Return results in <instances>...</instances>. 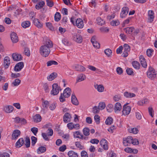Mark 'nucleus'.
Wrapping results in <instances>:
<instances>
[{
  "instance_id": "obj_50",
  "label": "nucleus",
  "mask_w": 157,
  "mask_h": 157,
  "mask_svg": "<svg viewBox=\"0 0 157 157\" xmlns=\"http://www.w3.org/2000/svg\"><path fill=\"white\" fill-rule=\"evenodd\" d=\"M124 51L126 52H129L131 49L130 47L127 44H125L124 45Z\"/></svg>"
},
{
  "instance_id": "obj_54",
  "label": "nucleus",
  "mask_w": 157,
  "mask_h": 157,
  "mask_svg": "<svg viewBox=\"0 0 157 157\" xmlns=\"http://www.w3.org/2000/svg\"><path fill=\"white\" fill-rule=\"evenodd\" d=\"M105 105L104 102H100L99 104L98 108L101 110L104 109L105 107Z\"/></svg>"
},
{
  "instance_id": "obj_29",
  "label": "nucleus",
  "mask_w": 157,
  "mask_h": 157,
  "mask_svg": "<svg viewBox=\"0 0 157 157\" xmlns=\"http://www.w3.org/2000/svg\"><path fill=\"white\" fill-rule=\"evenodd\" d=\"M82 134L79 131H76L73 132V136L74 138H82Z\"/></svg>"
},
{
  "instance_id": "obj_18",
  "label": "nucleus",
  "mask_w": 157,
  "mask_h": 157,
  "mask_svg": "<svg viewBox=\"0 0 157 157\" xmlns=\"http://www.w3.org/2000/svg\"><path fill=\"white\" fill-rule=\"evenodd\" d=\"M33 22L34 25L38 28H41L43 27L42 22L37 19H34Z\"/></svg>"
},
{
  "instance_id": "obj_41",
  "label": "nucleus",
  "mask_w": 157,
  "mask_h": 157,
  "mask_svg": "<svg viewBox=\"0 0 157 157\" xmlns=\"http://www.w3.org/2000/svg\"><path fill=\"white\" fill-rule=\"evenodd\" d=\"M96 20L98 24L101 25L104 24L105 23V21L103 20L100 17H98L97 18Z\"/></svg>"
},
{
  "instance_id": "obj_55",
  "label": "nucleus",
  "mask_w": 157,
  "mask_h": 157,
  "mask_svg": "<svg viewBox=\"0 0 157 157\" xmlns=\"http://www.w3.org/2000/svg\"><path fill=\"white\" fill-rule=\"evenodd\" d=\"M100 109L97 106H95L93 108L92 112L94 114H96L99 113Z\"/></svg>"
},
{
  "instance_id": "obj_48",
  "label": "nucleus",
  "mask_w": 157,
  "mask_h": 157,
  "mask_svg": "<svg viewBox=\"0 0 157 157\" xmlns=\"http://www.w3.org/2000/svg\"><path fill=\"white\" fill-rule=\"evenodd\" d=\"M67 127L68 129L71 130H72L75 128L74 124L72 122L68 123L67 124Z\"/></svg>"
},
{
  "instance_id": "obj_43",
  "label": "nucleus",
  "mask_w": 157,
  "mask_h": 157,
  "mask_svg": "<svg viewBox=\"0 0 157 157\" xmlns=\"http://www.w3.org/2000/svg\"><path fill=\"white\" fill-rule=\"evenodd\" d=\"M129 132L131 133H132L134 134H136L138 133V130L136 128H131L129 129Z\"/></svg>"
},
{
  "instance_id": "obj_46",
  "label": "nucleus",
  "mask_w": 157,
  "mask_h": 157,
  "mask_svg": "<svg viewBox=\"0 0 157 157\" xmlns=\"http://www.w3.org/2000/svg\"><path fill=\"white\" fill-rule=\"evenodd\" d=\"M120 24L119 21L118 20H113L110 22V24L113 26H116Z\"/></svg>"
},
{
  "instance_id": "obj_15",
  "label": "nucleus",
  "mask_w": 157,
  "mask_h": 157,
  "mask_svg": "<svg viewBox=\"0 0 157 157\" xmlns=\"http://www.w3.org/2000/svg\"><path fill=\"white\" fill-rule=\"evenodd\" d=\"M71 117L70 114L68 113H66L63 116V121L66 123L70 122L71 121Z\"/></svg>"
},
{
  "instance_id": "obj_49",
  "label": "nucleus",
  "mask_w": 157,
  "mask_h": 157,
  "mask_svg": "<svg viewBox=\"0 0 157 157\" xmlns=\"http://www.w3.org/2000/svg\"><path fill=\"white\" fill-rule=\"evenodd\" d=\"M21 82V80L18 79H16L13 82L12 84L14 86H17Z\"/></svg>"
},
{
  "instance_id": "obj_2",
  "label": "nucleus",
  "mask_w": 157,
  "mask_h": 157,
  "mask_svg": "<svg viewBox=\"0 0 157 157\" xmlns=\"http://www.w3.org/2000/svg\"><path fill=\"white\" fill-rule=\"evenodd\" d=\"M147 76L151 80H153L156 77V73L153 68L150 67L147 72Z\"/></svg>"
},
{
  "instance_id": "obj_35",
  "label": "nucleus",
  "mask_w": 157,
  "mask_h": 157,
  "mask_svg": "<svg viewBox=\"0 0 157 157\" xmlns=\"http://www.w3.org/2000/svg\"><path fill=\"white\" fill-rule=\"evenodd\" d=\"M132 65L133 67L136 69H139L140 67L139 63L137 61H133L132 62Z\"/></svg>"
},
{
  "instance_id": "obj_7",
  "label": "nucleus",
  "mask_w": 157,
  "mask_h": 157,
  "mask_svg": "<svg viewBox=\"0 0 157 157\" xmlns=\"http://www.w3.org/2000/svg\"><path fill=\"white\" fill-rule=\"evenodd\" d=\"M21 132L20 130L16 129L14 130L12 135V140H16L20 136Z\"/></svg>"
},
{
  "instance_id": "obj_21",
  "label": "nucleus",
  "mask_w": 157,
  "mask_h": 157,
  "mask_svg": "<svg viewBox=\"0 0 157 157\" xmlns=\"http://www.w3.org/2000/svg\"><path fill=\"white\" fill-rule=\"evenodd\" d=\"M140 60L142 66L144 68H146L147 67V64L145 59L144 58L143 56L141 55L140 56Z\"/></svg>"
},
{
  "instance_id": "obj_10",
  "label": "nucleus",
  "mask_w": 157,
  "mask_h": 157,
  "mask_svg": "<svg viewBox=\"0 0 157 157\" xmlns=\"http://www.w3.org/2000/svg\"><path fill=\"white\" fill-rule=\"evenodd\" d=\"M154 13L153 11L152 10H149L148 12V22L150 23H151L153 22L154 18Z\"/></svg>"
},
{
  "instance_id": "obj_6",
  "label": "nucleus",
  "mask_w": 157,
  "mask_h": 157,
  "mask_svg": "<svg viewBox=\"0 0 157 157\" xmlns=\"http://www.w3.org/2000/svg\"><path fill=\"white\" fill-rule=\"evenodd\" d=\"M129 8L127 7H123L120 14V17L122 18H125L128 13Z\"/></svg>"
},
{
  "instance_id": "obj_20",
  "label": "nucleus",
  "mask_w": 157,
  "mask_h": 157,
  "mask_svg": "<svg viewBox=\"0 0 157 157\" xmlns=\"http://www.w3.org/2000/svg\"><path fill=\"white\" fill-rule=\"evenodd\" d=\"M11 39L13 43H16L18 41L17 34L15 33H12L11 34Z\"/></svg>"
},
{
  "instance_id": "obj_64",
  "label": "nucleus",
  "mask_w": 157,
  "mask_h": 157,
  "mask_svg": "<svg viewBox=\"0 0 157 157\" xmlns=\"http://www.w3.org/2000/svg\"><path fill=\"white\" fill-rule=\"evenodd\" d=\"M81 157H88L87 152L85 151H83L81 152Z\"/></svg>"
},
{
  "instance_id": "obj_22",
  "label": "nucleus",
  "mask_w": 157,
  "mask_h": 157,
  "mask_svg": "<svg viewBox=\"0 0 157 157\" xmlns=\"http://www.w3.org/2000/svg\"><path fill=\"white\" fill-rule=\"evenodd\" d=\"M71 101L72 103L75 105H77L79 104L78 101L74 94H72Z\"/></svg>"
},
{
  "instance_id": "obj_57",
  "label": "nucleus",
  "mask_w": 157,
  "mask_h": 157,
  "mask_svg": "<svg viewBox=\"0 0 157 157\" xmlns=\"http://www.w3.org/2000/svg\"><path fill=\"white\" fill-rule=\"evenodd\" d=\"M126 71L127 73L129 75H132L134 73L133 69L131 68H127Z\"/></svg>"
},
{
  "instance_id": "obj_27",
  "label": "nucleus",
  "mask_w": 157,
  "mask_h": 157,
  "mask_svg": "<svg viewBox=\"0 0 157 157\" xmlns=\"http://www.w3.org/2000/svg\"><path fill=\"white\" fill-rule=\"evenodd\" d=\"M34 122L36 123H38L40 122L42 119L40 115L38 114H36L33 117Z\"/></svg>"
},
{
  "instance_id": "obj_39",
  "label": "nucleus",
  "mask_w": 157,
  "mask_h": 157,
  "mask_svg": "<svg viewBox=\"0 0 157 157\" xmlns=\"http://www.w3.org/2000/svg\"><path fill=\"white\" fill-rule=\"evenodd\" d=\"M90 129L87 127L84 128L82 130L83 134L85 136H88L90 134Z\"/></svg>"
},
{
  "instance_id": "obj_16",
  "label": "nucleus",
  "mask_w": 157,
  "mask_h": 157,
  "mask_svg": "<svg viewBox=\"0 0 157 157\" xmlns=\"http://www.w3.org/2000/svg\"><path fill=\"white\" fill-rule=\"evenodd\" d=\"M10 58L8 56L5 57L4 60V65L5 68H8L10 65Z\"/></svg>"
},
{
  "instance_id": "obj_33",
  "label": "nucleus",
  "mask_w": 157,
  "mask_h": 157,
  "mask_svg": "<svg viewBox=\"0 0 157 157\" xmlns=\"http://www.w3.org/2000/svg\"><path fill=\"white\" fill-rule=\"evenodd\" d=\"M95 87L97 90L100 92L103 91L104 89V86L102 85H97L95 86Z\"/></svg>"
},
{
  "instance_id": "obj_11",
  "label": "nucleus",
  "mask_w": 157,
  "mask_h": 157,
  "mask_svg": "<svg viewBox=\"0 0 157 157\" xmlns=\"http://www.w3.org/2000/svg\"><path fill=\"white\" fill-rule=\"evenodd\" d=\"M76 26L79 29L82 28L84 26L83 22L82 20L80 18H78L75 21Z\"/></svg>"
},
{
  "instance_id": "obj_63",
  "label": "nucleus",
  "mask_w": 157,
  "mask_h": 157,
  "mask_svg": "<svg viewBox=\"0 0 157 157\" xmlns=\"http://www.w3.org/2000/svg\"><path fill=\"white\" fill-rule=\"evenodd\" d=\"M123 47L122 46H121L117 49L116 50V53L117 54H121L122 52V51L123 49Z\"/></svg>"
},
{
  "instance_id": "obj_52",
  "label": "nucleus",
  "mask_w": 157,
  "mask_h": 157,
  "mask_svg": "<svg viewBox=\"0 0 157 157\" xmlns=\"http://www.w3.org/2000/svg\"><path fill=\"white\" fill-rule=\"evenodd\" d=\"M100 30L102 33H107L109 31V29L107 27H101L100 28Z\"/></svg>"
},
{
  "instance_id": "obj_14",
  "label": "nucleus",
  "mask_w": 157,
  "mask_h": 157,
  "mask_svg": "<svg viewBox=\"0 0 157 157\" xmlns=\"http://www.w3.org/2000/svg\"><path fill=\"white\" fill-rule=\"evenodd\" d=\"M12 56L14 61H20L22 59V57L21 55L17 53H13L12 55Z\"/></svg>"
},
{
  "instance_id": "obj_4",
  "label": "nucleus",
  "mask_w": 157,
  "mask_h": 157,
  "mask_svg": "<svg viewBox=\"0 0 157 157\" xmlns=\"http://www.w3.org/2000/svg\"><path fill=\"white\" fill-rule=\"evenodd\" d=\"M52 89L51 91V94L53 95H56L58 94L59 92V86L56 83H54L52 85Z\"/></svg>"
},
{
  "instance_id": "obj_42",
  "label": "nucleus",
  "mask_w": 157,
  "mask_h": 157,
  "mask_svg": "<svg viewBox=\"0 0 157 157\" xmlns=\"http://www.w3.org/2000/svg\"><path fill=\"white\" fill-rule=\"evenodd\" d=\"M47 66L48 67L52 65H57L58 63L54 60H50L48 61L47 63Z\"/></svg>"
},
{
  "instance_id": "obj_13",
  "label": "nucleus",
  "mask_w": 157,
  "mask_h": 157,
  "mask_svg": "<svg viewBox=\"0 0 157 157\" xmlns=\"http://www.w3.org/2000/svg\"><path fill=\"white\" fill-rule=\"evenodd\" d=\"M100 144L104 150H105L108 149V147L107 144V141L105 139H102L100 141Z\"/></svg>"
},
{
  "instance_id": "obj_45",
  "label": "nucleus",
  "mask_w": 157,
  "mask_h": 157,
  "mask_svg": "<svg viewBox=\"0 0 157 157\" xmlns=\"http://www.w3.org/2000/svg\"><path fill=\"white\" fill-rule=\"evenodd\" d=\"M104 52L109 57L111 55L112 51L110 49L108 48L105 50Z\"/></svg>"
},
{
  "instance_id": "obj_30",
  "label": "nucleus",
  "mask_w": 157,
  "mask_h": 157,
  "mask_svg": "<svg viewBox=\"0 0 157 157\" xmlns=\"http://www.w3.org/2000/svg\"><path fill=\"white\" fill-rule=\"evenodd\" d=\"M86 76L83 74H80L78 75L77 79V82H80L85 80L86 79Z\"/></svg>"
},
{
  "instance_id": "obj_24",
  "label": "nucleus",
  "mask_w": 157,
  "mask_h": 157,
  "mask_svg": "<svg viewBox=\"0 0 157 157\" xmlns=\"http://www.w3.org/2000/svg\"><path fill=\"white\" fill-rule=\"evenodd\" d=\"M124 95L125 97L127 98H131L135 97L136 94L133 93L129 92L126 91L124 93Z\"/></svg>"
},
{
  "instance_id": "obj_31",
  "label": "nucleus",
  "mask_w": 157,
  "mask_h": 157,
  "mask_svg": "<svg viewBox=\"0 0 157 157\" xmlns=\"http://www.w3.org/2000/svg\"><path fill=\"white\" fill-rule=\"evenodd\" d=\"M57 75L56 73H52L47 77V79L49 81H52L57 77Z\"/></svg>"
},
{
  "instance_id": "obj_62",
  "label": "nucleus",
  "mask_w": 157,
  "mask_h": 157,
  "mask_svg": "<svg viewBox=\"0 0 157 157\" xmlns=\"http://www.w3.org/2000/svg\"><path fill=\"white\" fill-rule=\"evenodd\" d=\"M46 25L47 27L51 30H52L54 29L53 27L52 24L51 23L49 22H46Z\"/></svg>"
},
{
  "instance_id": "obj_40",
  "label": "nucleus",
  "mask_w": 157,
  "mask_h": 157,
  "mask_svg": "<svg viewBox=\"0 0 157 157\" xmlns=\"http://www.w3.org/2000/svg\"><path fill=\"white\" fill-rule=\"evenodd\" d=\"M106 109L108 112L111 113L113 109V106L112 104H109L106 106Z\"/></svg>"
},
{
  "instance_id": "obj_17",
  "label": "nucleus",
  "mask_w": 157,
  "mask_h": 157,
  "mask_svg": "<svg viewBox=\"0 0 157 157\" xmlns=\"http://www.w3.org/2000/svg\"><path fill=\"white\" fill-rule=\"evenodd\" d=\"M71 89L69 87L66 88L63 91V96L65 98H68L71 95Z\"/></svg>"
},
{
  "instance_id": "obj_9",
  "label": "nucleus",
  "mask_w": 157,
  "mask_h": 157,
  "mask_svg": "<svg viewBox=\"0 0 157 157\" xmlns=\"http://www.w3.org/2000/svg\"><path fill=\"white\" fill-rule=\"evenodd\" d=\"M24 64L23 62H21L17 63L14 67V70L16 71H20L23 67Z\"/></svg>"
},
{
  "instance_id": "obj_51",
  "label": "nucleus",
  "mask_w": 157,
  "mask_h": 157,
  "mask_svg": "<svg viewBox=\"0 0 157 157\" xmlns=\"http://www.w3.org/2000/svg\"><path fill=\"white\" fill-rule=\"evenodd\" d=\"M31 139L32 145L34 146L37 142V138L34 136H32L31 137Z\"/></svg>"
},
{
  "instance_id": "obj_3",
  "label": "nucleus",
  "mask_w": 157,
  "mask_h": 157,
  "mask_svg": "<svg viewBox=\"0 0 157 157\" xmlns=\"http://www.w3.org/2000/svg\"><path fill=\"white\" fill-rule=\"evenodd\" d=\"M131 110V107L127 105V104H125L123 106L122 115L124 116L128 115L130 113Z\"/></svg>"
},
{
  "instance_id": "obj_25",
  "label": "nucleus",
  "mask_w": 157,
  "mask_h": 157,
  "mask_svg": "<svg viewBox=\"0 0 157 157\" xmlns=\"http://www.w3.org/2000/svg\"><path fill=\"white\" fill-rule=\"evenodd\" d=\"M44 5L45 2L44 1H40L36 4L35 7L36 9L39 10L42 8Z\"/></svg>"
},
{
  "instance_id": "obj_58",
  "label": "nucleus",
  "mask_w": 157,
  "mask_h": 157,
  "mask_svg": "<svg viewBox=\"0 0 157 157\" xmlns=\"http://www.w3.org/2000/svg\"><path fill=\"white\" fill-rule=\"evenodd\" d=\"M31 131L34 135L36 136L38 132V129L36 127H33L31 128Z\"/></svg>"
},
{
  "instance_id": "obj_32",
  "label": "nucleus",
  "mask_w": 157,
  "mask_h": 157,
  "mask_svg": "<svg viewBox=\"0 0 157 157\" xmlns=\"http://www.w3.org/2000/svg\"><path fill=\"white\" fill-rule=\"evenodd\" d=\"M67 154L69 157H78V154L73 151H69Z\"/></svg>"
},
{
  "instance_id": "obj_47",
  "label": "nucleus",
  "mask_w": 157,
  "mask_h": 157,
  "mask_svg": "<svg viewBox=\"0 0 157 157\" xmlns=\"http://www.w3.org/2000/svg\"><path fill=\"white\" fill-rule=\"evenodd\" d=\"M25 145L27 148H28L30 146V139L29 137H26L25 139Z\"/></svg>"
},
{
  "instance_id": "obj_44",
  "label": "nucleus",
  "mask_w": 157,
  "mask_h": 157,
  "mask_svg": "<svg viewBox=\"0 0 157 157\" xmlns=\"http://www.w3.org/2000/svg\"><path fill=\"white\" fill-rule=\"evenodd\" d=\"M75 144L76 147L80 150H82L84 148V146L81 145L80 142L79 141L75 142Z\"/></svg>"
},
{
  "instance_id": "obj_8",
  "label": "nucleus",
  "mask_w": 157,
  "mask_h": 157,
  "mask_svg": "<svg viewBox=\"0 0 157 157\" xmlns=\"http://www.w3.org/2000/svg\"><path fill=\"white\" fill-rule=\"evenodd\" d=\"M73 67V69L77 71L83 72L86 71V68L78 64H75Z\"/></svg>"
},
{
  "instance_id": "obj_59",
  "label": "nucleus",
  "mask_w": 157,
  "mask_h": 157,
  "mask_svg": "<svg viewBox=\"0 0 157 157\" xmlns=\"http://www.w3.org/2000/svg\"><path fill=\"white\" fill-rule=\"evenodd\" d=\"M148 112L149 115L153 117L154 116V112L153 109L151 107H149L148 108Z\"/></svg>"
},
{
  "instance_id": "obj_23",
  "label": "nucleus",
  "mask_w": 157,
  "mask_h": 157,
  "mask_svg": "<svg viewBox=\"0 0 157 157\" xmlns=\"http://www.w3.org/2000/svg\"><path fill=\"white\" fill-rule=\"evenodd\" d=\"M13 110V107L11 105L6 106L4 108L5 111L7 113H10L12 112Z\"/></svg>"
},
{
  "instance_id": "obj_12",
  "label": "nucleus",
  "mask_w": 157,
  "mask_h": 157,
  "mask_svg": "<svg viewBox=\"0 0 157 157\" xmlns=\"http://www.w3.org/2000/svg\"><path fill=\"white\" fill-rule=\"evenodd\" d=\"M122 109V106L121 103L117 102L114 105V110L116 113H118Z\"/></svg>"
},
{
  "instance_id": "obj_61",
  "label": "nucleus",
  "mask_w": 157,
  "mask_h": 157,
  "mask_svg": "<svg viewBox=\"0 0 157 157\" xmlns=\"http://www.w3.org/2000/svg\"><path fill=\"white\" fill-rule=\"evenodd\" d=\"M136 117L138 120H140L142 118L141 113L140 112H136Z\"/></svg>"
},
{
  "instance_id": "obj_19",
  "label": "nucleus",
  "mask_w": 157,
  "mask_h": 157,
  "mask_svg": "<svg viewBox=\"0 0 157 157\" xmlns=\"http://www.w3.org/2000/svg\"><path fill=\"white\" fill-rule=\"evenodd\" d=\"M42 105L43 107L42 109L44 112L45 109H47L49 106V101L47 100L44 101L43 98L42 99Z\"/></svg>"
},
{
  "instance_id": "obj_26",
  "label": "nucleus",
  "mask_w": 157,
  "mask_h": 157,
  "mask_svg": "<svg viewBox=\"0 0 157 157\" xmlns=\"http://www.w3.org/2000/svg\"><path fill=\"white\" fill-rule=\"evenodd\" d=\"M24 144V140L23 138H20L16 143V146L17 147H20Z\"/></svg>"
},
{
  "instance_id": "obj_5",
  "label": "nucleus",
  "mask_w": 157,
  "mask_h": 157,
  "mask_svg": "<svg viewBox=\"0 0 157 157\" xmlns=\"http://www.w3.org/2000/svg\"><path fill=\"white\" fill-rule=\"evenodd\" d=\"M72 38L73 40L77 43H80L82 42V37L78 33H74L73 35Z\"/></svg>"
},
{
  "instance_id": "obj_1",
  "label": "nucleus",
  "mask_w": 157,
  "mask_h": 157,
  "mask_svg": "<svg viewBox=\"0 0 157 157\" xmlns=\"http://www.w3.org/2000/svg\"><path fill=\"white\" fill-rule=\"evenodd\" d=\"M53 46V43L50 40H47L43 45L41 46L40 49L41 55L45 57H48L50 52V48Z\"/></svg>"
},
{
  "instance_id": "obj_36",
  "label": "nucleus",
  "mask_w": 157,
  "mask_h": 157,
  "mask_svg": "<svg viewBox=\"0 0 157 157\" xmlns=\"http://www.w3.org/2000/svg\"><path fill=\"white\" fill-rule=\"evenodd\" d=\"M30 25V22L29 21L23 22L21 24V26L24 28L29 27Z\"/></svg>"
},
{
  "instance_id": "obj_38",
  "label": "nucleus",
  "mask_w": 157,
  "mask_h": 157,
  "mask_svg": "<svg viewBox=\"0 0 157 157\" xmlns=\"http://www.w3.org/2000/svg\"><path fill=\"white\" fill-rule=\"evenodd\" d=\"M113 118L111 117H108L105 121V123L106 125H109L113 123Z\"/></svg>"
},
{
  "instance_id": "obj_60",
  "label": "nucleus",
  "mask_w": 157,
  "mask_h": 157,
  "mask_svg": "<svg viewBox=\"0 0 157 157\" xmlns=\"http://www.w3.org/2000/svg\"><path fill=\"white\" fill-rule=\"evenodd\" d=\"M99 140L97 139H92L90 141V142L92 144H98L99 142Z\"/></svg>"
},
{
  "instance_id": "obj_34",
  "label": "nucleus",
  "mask_w": 157,
  "mask_h": 157,
  "mask_svg": "<svg viewBox=\"0 0 157 157\" xmlns=\"http://www.w3.org/2000/svg\"><path fill=\"white\" fill-rule=\"evenodd\" d=\"M46 150V148L45 147L41 146L38 148L37 151L38 154H40V153L44 152Z\"/></svg>"
},
{
  "instance_id": "obj_56",
  "label": "nucleus",
  "mask_w": 157,
  "mask_h": 157,
  "mask_svg": "<svg viewBox=\"0 0 157 157\" xmlns=\"http://www.w3.org/2000/svg\"><path fill=\"white\" fill-rule=\"evenodd\" d=\"M153 52V50L150 49H147L146 51L147 56L148 57H151L152 56V52Z\"/></svg>"
},
{
  "instance_id": "obj_53",
  "label": "nucleus",
  "mask_w": 157,
  "mask_h": 157,
  "mask_svg": "<svg viewBox=\"0 0 157 157\" xmlns=\"http://www.w3.org/2000/svg\"><path fill=\"white\" fill-rule=\"evenodd\" d=\"M94 119L96 123L98 124L100 122V117L99 116L97 115H96L94 117Z\"/></svg>"
},
{
  "instance_id": "obj_28",
  "label": "nucleus",
  "mask_w": 157,
  "mask_h": 157,
  "mask_svg": "<svg viewBox=\"0 0 157 157\" xmlns=\"http://www.w3.org/2000/svg\"><path fill=\"white\" fill-rule=\"evenodd\" d=\"M134 28L132 27H127L123 29L124 31L127 34L131 33L134 30Z\"/></svg>"
},
{
  "instance_id": "obj_37",
  "label": "nucleus",
  "mask_w": 157,
  "mask_h": 157,
  "mask_svg": "<svg viewBox=\"0 0 157 157\" xmlns=\"http://www.w3.org/2000/svg\"><path fill=\"white\" fill-rule=\"evenodd\" d=\"M61 19V15L59 13L57 12L56 13L54 16L55 21H59Z\"/></svg>"
}]
</instances>
